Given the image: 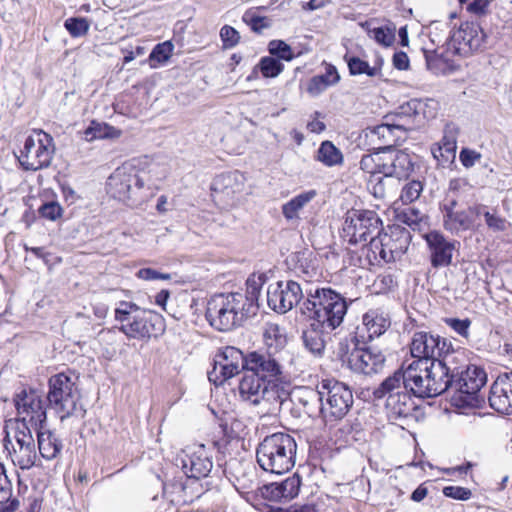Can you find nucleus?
Segmentation results:
<instances>
[{
	"label": "nucleus",
	"mask_w": 512,
	"mask_h": 512,
	"mask_svg": "<svg viewBox=\"0 0 512 512\" xmlns=\"http://www.w3.org/2000/svg\"><path fill=\"white\" fill-rule=\"evenodd\" d=\"M39 214L43 218L55 221L62 215V208L57 202H47L39 208Z\"/></svg>",
	"instance_id": "nucleus-57"
},
{
	"label": "nucleus",
	"mask_w": 512,
	"mask_h": 512,
	"mask_svg": "<svg viewBox=\"0 0 512 512\" xmlns=\"http://www.w3.org/2000/svg\"><path fill=\"white\" fill-rule=\"evenodd\" d=\"M444 496L455 500L466 501L472 496L471 490L460 486H446L442 490Z\"/></svg>",
	"instance_id": "nucleus-56"
},
{
	"label": "nucleus",
	"mask_w": 512,
	"mask_h": 512,
	"mask_svg": "<svg viewBox=\"0 0 512 512\" xmlns=\"http://www.w3.org/2000/svg\"><path fill=\"white\" fill-rule=\"evenodd\" d=\"M296 451L297 444L292 436L283 432L274 433L259 443L257 463L264 471L282 474L294 467Z\"/></svg>",
	"instance_id": "nucleus-8"
},
{
	"label": "nucleus",
	"mask_w": 512,
	"mask_h": 512,
	"mask_svg": "<svg viewBox=\"0 0 512 512\" xmlns=\"http://www.w3.org/2000/svg\"><path fill=\"white\" fill-rule=\"evenodd\" d=\"M166 171L155 163L132 160L123 163L108 178L107 192L132 207L147 202L155 194Z\"/></svg>",
	"instance_id": "nucleus-2"
},
{
	"label": "nucleus",
	"mask_w": 512,
	"mask_h": 512,
	"mask_svg": "<svg viewBox=\"0 0 512 512\" xmlns=\"http://www.w3.org/2000/svg\"><path fill=\"white\" fill-rule=\"evenodd\" d=\"M402 221L410 226L413 229H416L420 226L421 222L423 221L424 215L417 209L414 208H407L403 211L402 215Z\"/></svg>",
	"instance_id": "nucleus-58"
},
{
	"label": "nucleus",
	"mask_w": 512,
	"mask_h": 512,
	"mask_svg": "<svg viewBox=\"0 0 512 512\" xmlns=\"http://www.w3.org/2000/svg\"><path fill=\"white\" fill-rule=\"evenodd\" d=\"M321 384L317 389L303 387L293 393V399L296 404L303 408V412L309 417L321 416L322 406Z\"/></svg>",
	"instance_id": "nucleus-33"
},
{
	"label": "nucleus",
	"mask_w": 512,
	"mask_h": 512,
	"mask_svg": "<svg viewBox=\"0 0 512 512\" xmlns=\"http://www.w3.org/2000/svg\"><path fill=\"white\" fill-rule=\"evenodd\" d=\"M472 191V186L465 178H454L449 181L448 194L446 198H458L467 195Z\"/></svg>",
	"instance_id": "nucleus-49"
},
{
	"label": "nucleus",
	"mask_w": 512,
	"mask_h": 512,
	"mask_svg": "<svg viewBox=\"0 0 512 512\" xmlns=\"http://www.w3.org/2000/svg\"><path fill=\"white\" fill-rule=\"evenodd\" d=\"M245 362L246 356L240 349L233 346L223 347L215 355L214 366L208 373V378L215 385H221L244 370Z\"/></svg>",
	"instance_id": "nucleus-19"
},
{
	"label": "nucleus",
	"mask_w": 512,
	"mask_h": 512,
	"mask_svg": "<svg viewBox=\"0 0 512 512\" xmlns=\"http://www.w3.org/2000/svg\"><path fill=\"white\" fill-rule=\"evenodd\" d=\"M480 158V153L469 148H463L459 154V160L465 168L473 167Z\"/></svg>",
	"instance_id": "nucleus-61"
},
{
	"label": "nucleus",
	"mask_w": 512,
	"mask_h": 512,
	"mask_svg": "<svg viewBox=\"0 0 512 512\" xmlns=\"http://www.w3.org/2000/svg\"><path fill=\"white\" fill-rule=\"evenodd\" d=\"M458 128L454 124H447L440 142L431 146V153L437 164L447 167L454 163L457 149Z\"/></svg>",
	"instance_id": "nucleus-26"
},
{
	"label": "nucleus",
	"mask_w": 512,
	"mask_h": 512,
	"mask_svg": "<svg viewBox=\"0 0 512 512\" xmlns=\"http://www.w3.org/2000/svg\"><path fill=\"white\" fill-rule=\"evenodd\" d=\"M268 50L271 55L285 61H291L294 58V53L291 47L282 40L270 41L268 44Z\"/></svg>",
	"instance_id": "nucleus-51"
},
{
	"label": "nucleus",
	"mask_w": 512,
	"mask_h": 512,
	"mask_svg": "<svg viewBox=\"0 0 512 512\" xmlns=\"http://www.w3.org/2000/svg\"><path fill=\"white\" fill-rule=\"evenodd\" d=\"M0 506L5 512H15L20 506L18 498L13 495L12 482L6 473L0 476Z\"/></svg>",
	"instance_id": "nucleus-42"
},
{
	"label": "nucleus",
	"mask_w": 512,
	"mask_h": 512,
	"mask_svg": "<svg viewBox=\"0 0 512 512\" xmlns=\"http://www.w3.org/2000/svg\"><path fill=\"white\" fill-rule=\"evenodd\" d=\"M491 0H472L467 5V11L471 14L482 16L487 14Z\"/></svg>",
	"instance_id": "nucleus-63"
},
{
	"label": "nucleus",
	"mask_w": 512,
	"mask_h": 512,
	"mask_svg": "<svg viewBox=\"0 0 512 512\" xmlns=\"http://www.w3.org/2000/svg\"><path fill=\"white\" fill-rule=\"evenodd\" d=\"M32 429L24 421H14L4 438L12 463L22 470H29L36 465L37 451Z\"/></svg>",
	"instance_id": "nucleus-11"
},
{
	"label": "nucleus",
	"mask_w": 512,
	"mask_h": 512,
	"mask_svg": "<svg viewBox=\"0 0 512 512\" xmlns=\"http://www.w3.org/2000/svg\"><path fill=\"white\" fill-rule=\"evenodd\" d=\"M244 372L273 380L282 373L280 357L273 352L253 351L246 355Z\"/></svg>",
	"instance_id": "nucleus-23"
},
{
	"label": "nucleus",
	"mask_w": 512,
	"mask_h": 512,
	"mask_svg": "<svg viewBox=\"0 0 512 512\" xmlns=\"http://www.w3.org/2000/svg\"><path fill=\"white\" fill-rule=\"evenodd\" d=\"M390 319L378 309H371L362 316V327L357 328V337L365 338L364 332L367 333V339L373 340L381 336L390 327Z\"/></svg>",
	"instance_id": "nucleus-30"
},
{
	"label": "nucleus",
	"mask_w": 512,
	"mask_h": 512,
	"mask_svg": "<svg viewBox=\"0 0 512 512\" xmlns=\"http://www.w3.org/2000/svg\"><path fill=\"white\" fill-rule=\"evenodd\" d=\"M257 67L265 78L277 77L284 69V65L278 59L269 56L262 57Z\"/></svg>",
	"instance_id": "nucleus-46"
},
{
	"label": "nucleus",
	"mask_w": 512,
	"mask_h": 512,
	"mask_svg": "<svg viewBox=\"0 0 512 512\" xmlns=\"http://www.w3.org/2000/svg\"><path fill=\"white\" fill-rule=\"evenodd\" d=\"M486 383V373L478 366L470 365L462 370L458 377L453 378L449 388L461 394L474 395Z\"/></svg>",
	"instance_id": "nucleus-28"
},
{
	"label": "nucleus",
	"mask_w": 512,
	"mask_h": 512,
	"mask_svg": "<svg viewBox=\"0 0 512 512\" xmlns=\"http://www.w3.org/2000/svg\"><path fill=\"white\" fill-rule=\"evenodd\" d=\"M315 159L326 167H334L343 163L344 157L339 148L331 141H323L316 153Z\"/></svg>",
	"instance_id": "nucleus-41"
},
{
	"label": "nucleus",
	"mask_w": 512,
	"mask_h": 512,
	"mask_svg": "<svg viewBox=\"0 0 512 512\" xmlns=\"http://www.w3.org/2000/svg\"><path fill=\"white\" fill-rule=\"evenodd\" d=\"M176 465L181 467L188 478L201 479L210 474L213 461L205 445L192 444L177 455Z\"/></svg>",
	"instance_id": "nucleus-18"
},
{
	"label": "nucleus",
	"mask_w": 512,
	"mask_h": 512,
	"mask_svg": "<svg viewBox=\"0 0 512 512\" xmlns=\"http://www.w3.org/2000/svg\"><path fill=\"white\" fill-rule=\"evenodd\" d=\"M383 177V175L370 176L367 183V188L369 192L377 199H383L386 196V189Z\"/></svg>",
	"instance_id": "nucleus-55"
},
{
	"label": "nucleus",
	"mask_w": 512,
	"mask_h": 512,
	"mask_svg": "<svg viewBox=\"0 0 512 512\" xmlns=\"http://www.w3.org/2000/svg\"><path fill=\"white\" fill-rule=\"evenodd\" d=\"M64 27L72 37L77 38L86 35L90 25L85 18L71 17L65 20Z\"/></svg>",
	"instance_id": "nucleus-48"
},
{
	"label": "nucleus",
	"mask_w": 512,
	"mask_h": 512,
	"mask_svg": "<svg viewBox=\"0 0 512 512\" xmlns=\"http://www.w3.org/2000/svg\"><path fill=\"white\" fill-rule=\"evenodd\" d=\"M220 38L223 44V48L231 49L235 47L240 41L239 32L230 25H224L220 29Z\"/></svg>",
	"instance_id": "nucleus-53"
},
{
	"label": "nucleus",
	"mask_w": 512,
	"mask_h": 512,
	"mask_svg": "<svg viewBox=\"0 0 512 512\" xmlns=\"http://www.w3.org/2000/svg\"><path fill=\"white\" fill-rule=\"evenodd\" d=\"M316 196L315 190L298 194L282 206V213L287 220L299 218V212Z\"/></svg>",
	"instance_id": "nucleus-40"
},
{
	"label": "nucleus",
	"mask_w": 512,
	"mask_h": 512,
	"mask_svg": "<svg viewBox=\"0 0 512 512\" xmlns=\"http://www.w3.org/2000/svg\"><path fill=\"white\" fill-rule=\"evenodd\" d=\"M392 61L394 67L398 70H406L409 67V58L405 52H396Z\"/></svg>",
	"instance_id": "nucleus-64"
},
{
	"label": "nucleus",
	"mask_w": 512,
	"mask_h": 512,
	"mask_svg": "<svg viewBox=\"0 0 512 512\" xmlns=\"http://www.w3.org/2000/svg\"><path fill=\"white\" fill-rule=\"evenodd\" d=\"M120 132L113 126L92 122L91 125L85 130V138L88 141L94 139L114 138L118 137Z\"/></svg>",
	"instance_id": "nucleus-44"
},
{
	"label": "nucleus",
	"mask_w": 512,
	"mask_h": 512,
	"mask_svg": "<svg viewBox=\"0 0 512 512\" xmlns=\"http://www.w3.org/2000/svg\"><path fill=\"white\" fill-rule=\"evenodd\" d=\"M263 340L267 352L279 354L287 344L285 329L276 323H266L263 331Z\"/></svg>",
	"instance_id": "nucleus-37"
},
{
	"label": "nucleus",
	"mask_w": 512,
	"mask_h": 512,
	"mask_svg": "<svg viewBox=\"0 0 512 512\" xmlns=\"http://www.w3.org/2000/svg\"><path fill=\"white\" fill-rule=\"evenodd\" d=\"M174 45L170 41H165L157 44L149 55L150 66L156 68L153 62L158 64L165 63L172 56Z\"/></svg>",
	"instance_id": "nucleus-45"
},
{
	"label": "nucleus",
	"mask_w": 512,
	"mask_h": 512,
	"mask_svg": "<svg viewBox=\"0 0 512 512\" xmlns=\"http://www.w3.org/2000/svg\"><path fill=\"white\" fill-rule=\"evenodd\" d=\"M421 103L417 100H410L397 108L389 116L391 125L397 130L410 131L419 127L422 117L420 115Z\"/></svg>",
	"instance_id": "nucleus-29"
},
{
	"label": "nucleus",
	"mask_w": 512,
	"mask_h": 512,
	"mask_svg": "<svg viewBox=\"0 0 512 512\" xmlns=\"http://www.w3.org/2000/svg\"><path fill=\"white\" fill-rule=\"evenodd\" d=\"M47 407L55 412L61 421L72 417H83L85 410L77 386V376L71 372L52 375L48 380Z\"/></svg>",
	"instance_id": "nucleus-7"
},
{
	"label": "nucleus",
	"mask_w": 512,
	"mask_h": 512,
	"mask_svg": "<svg viewBox=\"0 0 512 512\" xmlns=\"http://www.w3.org/2000/svg\"><path fill=\"white\" fill-rule=\"evenodd\" d=\"M55 153L53 137L43 130H33L16 154L22 169L38 171L51 165Z\"/></svg>",
	"instance_id": "nucleus-10"
},
{
	"label": "nucleus",
	"mask_w": 512,
	"mask_h": 512,
	"mask_svg": "<svg viewBox=\"0 0 512 512\" xmlns=\"http://www.w3.org/2000/svg\"><path fill=\"white\" fill-rule=\"evenodd\" d=\"M440 209L443 216V227L452 235L461 236L463 233L475 230L479 226L477 216L472 212L474 204L467 209L458 210L455 198H445Z\"/></svg>",
	"instance_id": "nucleus-20"
},
{
	"label": "nucleus",
	"mask_w": 512,
	"mask_h": 512,
	"mask_svg": "<svg viewBox=\"0 0 512 512\" xmlns=\"http://www.w3.org/2000/svg\"><path fill=\"white\" fill-rule=\"evenodd\" d=\"M265 20V17L259 16L251 12H246L243 15V21L247 23L255 32H260L262 29L268 26L267 23H265Z\"/></svg>",
	"instance_id": "nucleus-60"
},
{
	"label": "nucleus",
	"mask_w": 512,
	"mask_h": 512,
	"mask_svg": "<svg viewBox=\"0 0 512 512\" xmlns=\"http://www.w3.org/2000/svg\"><path fill=\"white\" fill-rule=\"evenodd\" d=\"M426 387L423 377L417 373L414 366L396 371L386 378L375 390L377 398H386L385 410L388 419L400 427L417 421L420 409L416 398L436 397L432 393H422L421 388Z\"/></svg>",
	"instance_id": "nucleus-1"
},
{
	"label": "nucleus",
	"mask_w": 512,
	"mask_h": 512,
	"mask_svg": "<svg viewBox=\"0 0 512 512\" xmlns=\"http://www.w3.org/2000/svg\"><path fill=\"white\" fill-rule=\"evenodd\" d=\"M489 404L501 414H512V372L499 375L491 386Z\"/></svg>",
	"instance_id": "nucleus-24"
},
{
	"label": "nucleus",
	"mask_w": 512,
	"mask_h": 512,
	"mask_svg": "<svg viewBox=\"0 0 512 512\" xmlns=\"http://www.w3.org/2000/svg\"><path fill=\"white\" fill-rule=\"evenodd\" d=\"M14 402L19 416L15 421H24L33 429L44 428L46 407L38 390L23 389L15 396Z\"/></svg>",
	"instance_id": "nucleus-16"
},
{
	"label": "nucleus",
	"mask_w": 512,
	"mask_h": 512,
	"mask_svg": "<svg viewBox=\"0 0 512 512\" xmlns=\"http://www.w3.org/2000/svg\"><path fill=\"white\" fill-rule=\"evenodd\" d=\"M304 293L300 285L292 280L278 281L267 289V304L278 313H286L299 303Z\"/></svg>",
	"instance_id": "nucleus-21"
},
{
	"label": "nucleus",
	"mask_w": 512,
	"mask_h": 512,
	"mask_svg": "<svg viewBox=\"0 0 512 512\" xmlns=\"http://www.w3.org/2000/svg\"><path fill=\"white\" fill-rule=\"evenodd\" d=\"M472 212L476 214L477 220L483 216L487 228L494 233L505 232L511 225L504 217L500 216L496 210L490 211L484 204L475 203Z\"/></svg>",
	"instance_id": "nucleus-39"
},
{
	"label": "nucleus",
	"mask_w": 512,
	"mask_h": 512,
	"mask_svg": "<svg viewBox=\"0 0 512 512\" xmlns=\"http://www.w3.org/2000/svg\"><path fill=\"white\" fill-rule=\"evenodd\" d=\"M395 129L396 128L391 125V121L389 120L384 124L374 127L371 133L379 140H382L383 144L390 145V143L394 142L393 131Z\"/></svg>",
	"instance_id": "nucleus-54"
},
{
	"label": "nucleus",
	"mask_w": 512,
	"mask_h": 512,
	"mask_svg": "<svg viewBox=\"0 0 512 512\" xmlns=\"http://www.w3.org/2000/svg\"><path fill=\"white\" fill-rule=\"evenodd\" d=\"M382 175L384 177L407 178L413 171L411 155L404 150H393L383 155Z\"/></svg>",
	"instance_id": "nucleus-27"
},
{
	"label": "nucleus",
	"mask_w": 512,
	"mask_h": 512,
	"mask_svg": "<svg viewBox=\"0 0 512 512\" xmlns=\"http://www.w3.org/2000/svg\"><path fill=\"white\" fill-rule=\"evenodd\" d=\"M321 389V418L325 425L332 426L350 411L354 402L353 393L346 384L334 379L322 380Z\"/></svg>",
	"instance_id": "nucleus-13"
},
{
	"label": "nucleus",
	"mask_w": 512,
	"mask_h": 512,
	"mask_svg": "<svg viewBox=\"0 0 512 512\" xmlns=\"http://www.w3.org/2000/svg\"><path fill=\"white\" fill-rule=\"evenodd\" d=\"M351 370L364 375L379 373L385 364V356L374 347H356L345 360Z\"/></svg>",
	"instance_id": "nucleus-22"
},
{
	"label": "nucleus",
	"mask_w": 512,
	"mask_h": 512,
	"mask_svg": "<svg viewBox=\"0 0 512 512\" xmlns=\"http://www.w3.org/2000/svg\"><path fill=\"white\" fill-rule=\"evenodd\" d=\"M243 187L244 177L237 171L218 175L212 183L213 191L222 193L228 197L242 192Z\"/></svg>",
	"instance_id": "nucleus-34"
},
{
	"label": "nucleus",
	"mask_w": 512,
	"mask_h": 512,
	"mask_svg": "<svg viewBox=\"0 0 512 512\" xmlns=\"http://www.w3.org/2000/svg\"><path fill=\"white\" fill-rule=\"evenodd\" d=\"M136 277L145 281L170 280L171 274L161 273L152 268H141L136 272Z\"/></svg>",
	"instance_id": "nucleus-59"
},
{
	"label": "nucleus",
	"mask_w": 512,
	"mask_h": 512,
	"mask_svg": "<svg viewBox=\"0 0 512 512\" xmlns=\"http://www.w3.org/2000/svg\"><path fill=\"white\" fill-rule=\"evenodd\" d=\"M422 191V183L420 181L413 180L402 188L400 199L404 204L412 203L420 197Z\"/></svg>",
	"instance_id": "nucleus-52"
},
{
	"label": "nucleus",
	"mask_w": 512,
	"mask_h": 512,
	"mask_svg": "<svg viewBox=\"0 0 512 512\" xmlns=\"http://www.w3.org/2000/svg\"><path fill=\"white\" fill-rule=\"evenodd\" d=\"M328 84L325 82L323 77L316 75L309 80L307 85V92L311 96H318L328 88Z\"/></svg>",
	"instance_id": "nucleus-62"
},
{
	"label": "nucleus",
	"mask_w": 512,
	"mask_h": 512,
	"mask_svg": "<svg viewBox=\"0 0 512 512\" xmlns=\"http://www.w3.org/2000/svg\"><path fill=\"white\" fill-rule=\"evenodd\" d=\"M443 321L457 335L464 339H469L470 327L472 324V321L469 318L460 319L455 317H447L444 318Z\"/></svg>",
	"instance_id": "nucleus-50"
},
{
	"label": "nucleus",
	"mask_w": 512,
	"mask_h": 512,
	"mask_svg": "<svg viewBox=\"0 0 512 512\" xmlns=\"http://www.w3.org/2000/svg\"><path fill=\"white\" fill-rule=\"evenodd\" d=\"M447 338L426 330H417L413 333L410 342V353L415 358L407 367L429 368L431 362H436L443 350L449 347Z\"/></svg>",
	"instance_id": "nucleus-15"
},
{
	"label": "nucleus",
	"mask_w": 512,
	"mask_h": 512,
	"mask_svg": "<svg viewBox=\"0 0 512 512\" xmlns=\"http://www.w3.org/2000/svg\"><path fill=\"white\" fill-rule=\"evenodd\" d=\"M300 485V478L294 475L281 482L265 485L262 493L270 501H289L298 495Z\"/></svg>",
	"instance_id": "nucleus-31"
},
{
	"label": "nucleus",
	"mask_w": 512,
	"mask_h": 512,
	"mask_svg": "<svg viewBox=\"0 0 512 512\" xmlns=\"http://www.w3.org/2000/svg\"><path fill=\"white\" fill-rule=\"evenodd\" d=\"M238 389L242 400L253 405H259L262 402L277 403L279 399L276 383L253 373L244 372Z\"/></svg>",
	"instance_id": "nucleus-17"
},
{
	"label": "nucleus",
	"mask_w": 512,
	"mask_h": 512,
	"mask_svg": "<svg viewBox=\"0 0 512 512\" xmlns=\"http://www.w3.org/2000/svg\"><path fill=\"white\" fill-rule=\"evenodd\" d=\"M251 316L240 292L216 294L207 303L206 319L218 331H230Z\"/></svg>",
	"instance_id": "nucleus-9"
},
{
	"label": "nucleus",
	"mask_w": 512,
	"mask_h": 512,
	"mask_svg": "<svg viewBox=\"0 0 512 512\" xmlns=\"http://www.w3.org/2000/svg\"><path fill=\"white\" fill-rule=\"evenodd\" d=\"M301 310L314 325L334 331L342 325L348 303L342 294L331 287L315 285L305 289Z\"/></svg>",
	"instance_id": "nucleus-4"
},
{
	"label": "nucleus",
	"mask_w": 512,
	"mask_h": 512,
	"mask_svg": "<svg viewBox=\"0 0 512 512\" xmlns=\"http://www.w3.org/2000/svg\"><path fill=\"white\" fill-rule=\"evenodd\" d=\"M485 33L476 22H465L457 30L450 32L441 46L423 50L427 67L434 72L444 71L449 67L451 56H468L479 50L485 40Z\"/></svg>",
	"instance_id": "nucleus-3"
},
{
	"label": "nucleus",
	"mask_w": 512,
	"mask_h": 512,
	"mask_svg": "<svg viewBox=\"0 0 512 512\" xmlns=\"http://www.w3.org/2000/svg\"><path fill=\"white\" fill-rule=\"evenodd\" d=\"M447 351L443 350L436 362H431L429 368H417V373L423 377L426 383L421 388L422 393H432L438 396L449 389L453 378L459 376L462 370L469 366L466 353L461 348H454L451 341Z\"/></svg>",
	"instance_id": "nucleus-6"
},
{
	"label": "nucleus",
	"mask_w": 512,
	"mask_h": 512,
	"mask_svg": "<svg viewBox=\"0 0 512 512\" xmlns=\"http://www.w3.org/2000/svg\"><path fill=\"white\" fill-rule=\"evenodd\" d=\"M360 27L367 33L369 38L383 47L391 46L395 41L396 27L393 23L383 26H374V20L359 23Z\"/></svg>",
	"instance_id": "nucleus-36"
},
{
	"label": "nucleus",
	"mask_w": 512,
	"mask_h": 512,
	"mask_svg": "<svg viewBox=\"0 0 512 512\" xmlns=\"http://www.w3.org/2000/svg\"><path fill=\"white\" fill-rule=\"evenodd\" d=\"M264 282L265 276L263 274H253L246 281V292L240 293L245 299V308H249V312L252 316L255 315L258 310V300Z\"/></svg>",
	"instance_id": "nucleus-38"
},
{
	"label": "nucleus",
	"mask_w": 512,
	"mask_h": 512,
	"mask_svg": "<svg viewBox=\"0 0 512 512\" xmlns=\"http://www.w3.org/2000/svg\"><path fill=\"white\" fill-rule=\"evenodd\" d=\"M410 239L407 229L400 226L389 227L388 231H380L376 237L371 238L367 246V256L376 262H395L406 253Z\"/></svg>",
	"instance_id": "nucleus-12"
},
{
	"label": "nucleus",
	"mask_w": 512,
	"mask_h": 512,
	"mask_svg": "<svg viewBox=\"0 0 512 512\" xmlns=\"http://www.w3.org/2000/svg\"><path fill=\"white\" fill-rule=\"evenodd\" d=\"M34 430L37 434L38 450L41 457L46 460L55 459L62 450V442L49 430L39 427Z\"/></svg>",
	"instance_id": "nucleus-35"
},
{
	"label": "nucleus",
	"mask_w": 512,
	"mask_h": 512,
	"mask_svg": "<svg viewBox=\"0 0 512 512\" xmlns=\"http://www.w3.org/2000/svg\"><path fill=\"white\" fill-rule=\"evenodd\" d=\"M332 332L333 330H326L310 321L301 335L303 347L314 358H322L325 353L326 336Z\"/></svg>",
	"instance_id": "nucleus-32"
},
{
	"label": "nucleus",
	"mask_w": 512,
	"mask_h": 512,
	"mask_svg": "<svg viewBox=\"0 0 512 512\" xmlns=\"http://www.w3.org/2000/svg\"><path fill=\"white\" fill-rule=\"evenodd\" d=\"M430 251L431 265L435 268L446 267L451 264L456 242L450 241L437 231L425 235Z\"/></svg>",
	"instance_id": "nucleus-25"
},
{
	"label": "nucleus",
	"mask_w": 512,
	"mask_h": 512,
	"mask_svg": "<svg viewBox=\"0 0 512 512\" xmlns=\"http://www.w3.org/2000/svg\"><path fill=\"white\" fill-rule=\"evenodd\" d=\"M118 329L129 340L148 341L165 331L163 317L131 301H120L114 310Z\"/></svg>",
	"instance_id": "nucleus-5"
},
{
	"label": "nucleus",
	"mask_w": 512,
	"mask_h": 512,
	"mask_svg": "<svg viewBox=\"0 0 512 512\" xmlns=\"http://www.w3.org/2000/svg\"><path fill=\"white\" fill-rule=\"evenodd\" d=\"M383 156L379 153L366 154L361 158L360 168L370 176L382 175Z\"/></svg>",
	"instance_id": "nucleus-47"
},
{
	"label": "nucleus",
	"mask_w": 512,
	"mask_h": 512,
	"mask_svg": "<svg viewBox=\"0 0 512 512\" xmlns=\"http://www.w3.org/2000/svg\"><path fill=\"white\" fill-rule=\"evenodd\" d=\"M382 229V221L371 210H352L346 214L341 237L350 245L362 244L376 237Z\"/></svg>",
	"instance_id": "nucleus-14"
},
{
	"label": "nucleus",
	"mask_w": 512,
	"mask_h": 512,
	"mask_svg": "<svg viewBox=\"0 0 512 512\" xmlns=\"http://www.w3.org/2000/svg\"><path fill=\"white\" fill-rule=\"evenodd\" d=\"M349 72L351 75H362L366 74L370 77L378 76L381 72L382 61H379V65L370 66L368 62L360 59L356 56H345Z\"/></svg>",
	"instance_id": "nucleus-43"
}]
</instances>
